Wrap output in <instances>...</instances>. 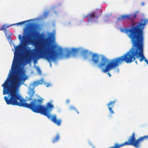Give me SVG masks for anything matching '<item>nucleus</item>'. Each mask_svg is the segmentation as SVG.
I'll list each match as a JSON object with an SVG mask.
<instances>
[{
  "instance_id": "1",
  "label": "nucleus",
  "mask_w": 148,
  "mask_h": 148,
  "mask_svg": "<svg viewBox=\"0 0 148 148\" xmlns=\"http://www.w3.org/2000/svg\"><path fill=\"white\" fill-rule=\"evenodd\" d=\"M9 76L2 85L3 87V95H8V96H5L4 99L7 105L22 106L31 110L33 112L40 113L46 116L53 123L58 126L60 125L62 120L57 119L56 114L51 116L50 112L54 108L51 102H48L46 106L42 105L43 99L40 97L37 99L35 98L30 103H25L24 99L18 92V89L20 86L23 84L25 80V78L23 77L20 71H18L12 77V82L10 84L9 80Z\"/></svg>"
},
{
  "instance_id": "2",
  "label": "nucleus",
  "mask_w": 148,
  "mask_h": 148,
  "mask_svg": "<svg viewBox=\"0 0 148 148\" xmlns=\"http://www.w3.org/2000/svg\"><path fill=\"white\" fill-rule=\"evenodd\" d=\"M42 36V35L38 32L35 30H33L30 34L28 35V37L29 38V42L31 44H37L38 45L36 47L38 51L37 55L34 54L32 56L30 55V54L34 49L32 50L28 47V49L25 48L24 47H26V45L24 43L14 47L15 52H14V57L11 67L12 70L11 75L12 74L14 70H17V71L12 76V77L18 71H21L22 75L23 77L21 71L22 64L19 60L18 56L20 53L24 49L25 56L24 62L26 64L30 63L32 59L34 60L35 59L38 60L39 58H43L46 59L49 62L50 66H51V62L54 61L57 59L59 53L55 49L56 47V46L55 45H49L44 49H43L40 45V44L38 42L40 41ZM24 77L25 78V77Z\"/></svg>"
},
{
  "instance_id": "3",
  "label": "nucleus",
  "mask_w": 148,
  "mask_h": 148,
  "mask_svg": "<svg viewBox=\"0 0 148 148\" xmlns=\"http://www.w3.org/2000/svg\"><path fill=\"white\" fill-rule=\"evenodd\" d=\"M144 37L132 44L131 48L126 53L120 57L115 58L108 62H108V59L103 56L101 58V62L98 65V67L102 70V72L106 73L109 71L118 66L123 62L127 64L131 63L134 61L136 58L140 57V61L142 62L145 59L143 54Z\"/></svg>"
},
{
  "instance_id": "4",
  "label": "nucleus",
  "mask_w": 148,
  "mask_h": 148,
  "mask_svg": "<svg viewBox=\"0 0 148 148\" xmlns=\"http://www.w3.org/2000/svg\"><path fill=\"white\" fill-rule=\"evenodd\" d=\"M148 22V19H142L140 22L132 24L129 28L125 27L120 29V31L126 34L133 44L143 37V30L145 25Z\"/></svg>"
},
{
  "instance_id": "5",
  "label": "nucleus",
  "mask_w": 148,
  "mask_h": 148,
  "mask_svg": "<svg viewBox=\"0 0 148 148\" xmlns=\"http://www.w3.org/2000/svg\"><path fill=\"white\" fill-rule=\"evenodd\" d=\"M102 12L101 10H98L94 12L89 14L88 15L83 17L84 19L88 17L87 20L91 23L96 22L97 21L98 18L101 15Z\"/></svg>"
},
{
  "instance_id": "6",
  "label": "nucleus",
  "mask_w": 148,
  "mask_h": 148,
  "mask_svg": "<svg viewBox=\"0 0 148 148\" xmlns=\"http://www.w3.org/2000/svg\"><path fill=\"white\" fill-rule=\"evenodd\" d=\"M136 14H130L128 15H122L119 16L117 18V20L118 21H121L122 20H127L128 19H130L132 22H133L134 20L136 19Z\"/></svg>"
},
{
  "instance_id": "7",
  "label": "nucleus",
  "mask_w": 148,
  "mask_h": 148,
  "mask_svg": "<svg viewBox=\"0 0 148 148\" xmlns=\"http://www.w3.org/2000/svg\"><path fill=\"white\" fill-rule=\"evenodd\" d=\"M115 102L116 100H114L113 101H110L109 103L107 104L110 113L111 114H113L114 113V112L112 110V108L113 107Z\"/></svg>"
},
{
  "instance_id": "8",
  "label": "nucleus",
  "mask_w": 148,
  "mask_h": 148,
  "mask_svg": "<svg viewBox=\"0 0 148 148\" xmlns=\"http://www.w3.org/2000/svg\"><path fill=\"white\" fill-rule=\"evenodd\" d=\"M99 60V55L96 53H94L92 56V60L95 64L97 63Z\"/></svg>"
},
{
  "instance_id": "9",
  "label": "nucleus",
  "mask_w": 148,
  "mask_h": 148,
  "mask_svg": "<svg viewBox=\"0 0 148 148\" xmlns=\"http://www.w3.org/2000/svg\"><path fill=\"white\" fill-rule=\"evenodd\" d=\"M78 51V50L77 49L73 48L72 49L71 51H69L68 53L66 54L67 57H69L70 55L75 56L76 55Z\"/></svg>"
},
{
  "instance_id": "10",
  "label": "nucleus",
  "mask_w": 148,
  "mask_h": 148,
  "mask_svg": "<svg viewBox=\"0 0 148 148\" xmlns=\"http://www.w3.org/2000/svg\"><path fill=\"white\" fill-rule=\"evenodd\" d=\"M34 87L33 89H31L29 90V93L31 94L29 100H32V99L33 95L35 93V91L34 90Z\"/></svg>"
},
{
  "instance_id": "11",
  "label": "nucleus",
  "mask_w": 148,
  "mask_h": 148,
  "mask_svg": "<svg viewBox=\"0 0 148 148\" xmlns=\"http://www.w3.org/2000/svg\"><path fill=\"white\" fill-rule=\"evenodd\" d=\"M18 39L20 40L21 42V43H23L25 41V39L26 38V36H22L21 34H20L18 36Z\"/></svg>"
},
{
  "instance_id": "12",
  "label": "nucleus",
  "mask_w": 148,
  "mask_h": 148,
  "mask_svg": "<svg viewBox=\"0 0 148 148\" xmlns=\"http://www.w3.org/2000/svg\"><path fill=\"white\" fill-rule=\"evenodd\" d=\"M60 138V136L59 134H57L56 137L54 138L52 140V142L53 143L57 142Z\"/></svg>"
},
{
  "instance_id": "13",
  "label": "nucleus",
  "mask_w": 148,
  "mask_h": 148,
  "mask_svg": "<svg viewBox=\"0 0 148 148\" xmlns=\"http://www.w3.org/2000/svg\"><path fill=\"white\" fill-rule=\"evenodd\" d=\"M42 82L41 81H38V82L35 81L33 83V85L34 86H38L39 84H42Z\"/></svg>"
},
{
  "instance_id": "14",
  "label": "nucleus",
  "mask_w": 148,
  "mask_h": 148,
  "mask_svg": "<svg viewBox=\"0 0 148 148\" xmlns=\"http://www.w3.org/2000/svg\"><path fill=\"white\" fill-rule=\"evenodd\" d=\"M4 33L5 36L8 38H10L11 36L9 35L8 31L7 30H5L4 31Z\"/></svg>"
},
{
  "instance_id": "15",
  "label": "nucleus",
  "mask_w": 148,
  "mask_h": 148,
  "mask_svg": "<svg viewBox=\"0 0 148 148\" xmlns=\"http://www.w3.org/2000/svg\"><path fill=\"white\" fill-rule=\"evenodd\" d=\"M69 109L70 110H75L76 112L77 113V114H79V112L75 108V107L73 106H71L69 107Z\"/></svg>"
},
{
  "instance_id": "16",
  "label": "nucleus",
  "mask_w": 148,
  "mask_h": 148,
  "mask_svg": "<svg viewBox=\"0 0 148 148\" xmlns=\"http://www.w3.org/2000/svg\"><path fill=\"white\" fill-rule=\"evenodd\" d=\"M8 26H7L6 25H3L1 28L0 29V30H7L6 29L8 27Z\"/></svg>"
},
{
  "instance_id": "17",
  "label": "nucleus",
  "mask_w": 148,
  "mask_h": 148,
  "mask_svg": "<svg viewBox=\"0 0 148 148\" xmlns=\"http://www.w3.org/2000/svg\"><path fill=\"white\" fill-rule=\"evenodd\" d=\"M28 21H22V22H20L18 23H17L15 24L17 25H22V24L25 23V22H28Z\"/></svg>"
},
{
  "instance_id": "18",
  "label": "nucleus",
  "mask_w": 148,
  "mask_h": 148,
  "mask_svg": "<svg viewBox=\"0 0 148 148\" xmlns=\"http://www.w3.org/2000/svg\"><path fill=\"white\" fill-rule=\"evenodd\" d=\"M145 61L146 62L147 64H148V61L145 58L144 59Z\"/></svg>"
},
{
  "instance_id": "19",
  "label": "nucleus",
  "mask_w": 148,
  "mask_h": 148,
  "mask_svg": "<svg viewBox=\"0 0 148 148\" xmlns=\"http://www.w3.org/2000/svg\"><path fill=\"white\" fill-rule=\"evenodd\" d=\"M141 5L142 6H143L145 5V3L144 2H142L141 3Z\"/></svg>"
},
{
  "instance_id": "20",
  "label": "nucleus",
  "mask_w": 148,
  "mask_h": 148,
  "mask_svg": "<svg viewBox=\"0 0 148 148\" xmlns=\"http://www.w3.org/2000/svg\"><path fill=\"white\" fill-rule=\"evenodd\" d=\"M69 100H67L66 101V103H69Z\"/></svg>"
},
{
  "instance_id": "21",
  "label": "nucleus",
  "mask_w": 148,
  "mask_h": 148,
  "mask_svg": "<svg viewBox=\"0 0 148 148\" xmlns=\"http://www.w3.org/2000/svg\"><path fill=\"white\" fill-rule=\"evenodd\" d=\"M108 75H109V76L110 77L111 76V75L110 74V73H108Z\"/></svg>"
},
{
  "instance_id": "22",
  "label": "nucleus",
  "mask_w": 148,
  "mask_h": 148,
  "mask_svg": "<svg viewBox=\"0 0 148 148\" xmlns=\"http://www.w3.org/2000/svg\"><path fill=\"white\" fill-rule=\"evenodd\" d=\"M135 62H136V64H137V61H135Z\"/></svg>"
},
{
  "instance_id": "23",
  "label": "nucleus",
  "mask_w": 148,
  "mask_h": 148,
  "mask_svg": "<svg viewBox=\"0 0 148 148\" xmlns=\"http://www.w3.org/2000/svg\"><path fill=\"white\" fill-rule=\"evenodd\" d=\"M35 60H34V63H35Z\"/></svg>"
},
{
  "instance_id": "24",
  "label": "nucleus",
  "mask_w": 148,
  "mask_h": 148,
  "mask_svg": "<svg viewBox=\"0 0 148 148\" xmlns=\"http://www.w3.org/2000/svg\"><path fill=\"white\" fill-rule=\"evenodd\" d=\"M86 51H84V53H85V52H86Z\"/></svg>"
},
{
  "instance_id": "25",
  "label": "nucleus",
  "mask_w": 148,
  "mask_h": 148,
  "mask_svg": "<svg viewBox=\"0 0 148 148\" xmlns=\"http://www.w3.org/2000/svg\"><path fill=\"white\" fill-rule=\"evenodd\" d=\"M59 49H59H59H58V50H59Z\"/></svg>"
},
{
  "instance_id": "26",
  "label": "nucleus",
  "mask_w": 148,
  "mask_h": 148,
  "mask_svg": "<svg viewBox=\"0 0 148 148\" xmlns=\"http://www.w3.org/2000/svg\"><path fill=\"white\" fill-rule=\"evenodd\" d=\"M9 73L8 74V76H9Z\"/></svg>"
},
{
  "instance_id": "27",
  "label": "nucleus",
  "mask_w": 148,
  "mask_h": 148,
  "mask_svg": "<svg viewBox=\"0 0 148 148\" xmlns=\"http://www.w3.org/2000/svg\"><path fill=\"white\" fill-rule=\"evenodd\" d=\"M147 64L148 65V64Z\"/></svg>"
}]
</instances>
